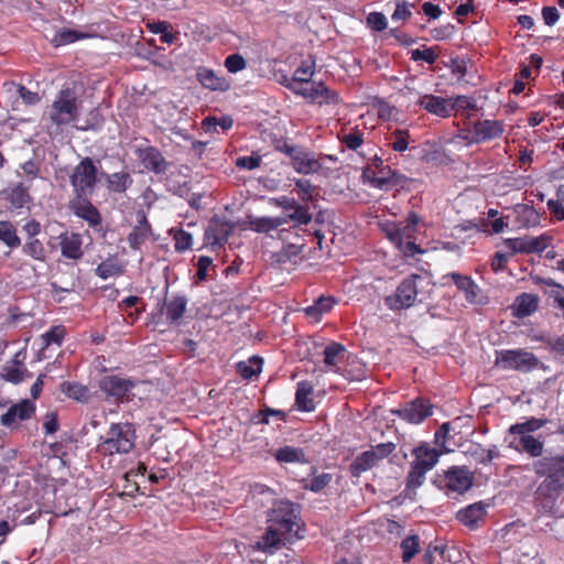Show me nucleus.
<instances>
[{
    "label": "nucleus",
    "instance_id": "35",
    "mask_svg": "<svg viewBox=\"0 0 564 564\" xmlns=\"http://www.w3.org/2000/svg\"><path fill=\"white\" fill-rule=\"evenodd\" d=\"M273 457L280 464H306V455L303 448L285 445L273 453Z\"/></svg>",
    "mask_w": 564,
    "mask_h": 564
},
{
    "label": "nucleus",
    "instance_id": "52",
    "mask_svg": "<svg viewBox=\"0 0 564 564\" xmlns=\"http://www.w3.org/2000/svg\"><path fill=\"white\" fill-rule=\"evenodd\" d=\"M446 547L440 545L430 544L423 555V562L425 564H442L445 558Z\"/></svg>",
    "mask_w": 564,
    "mask_h": 564
},
{
    "label": "nucleus",
    "instance_id": "61",
    "mask_svg": "<svg viewBox=\"0 0 564 564\" xmlns=\"http://www.w3.org/2000/svg\"><path fill=\"white\" fill-rule=\"evenodd\" d=\"M512 256L509 252L497 251L491 259V269L495 272L502 271L506 269L509 259Z\"/></svg>",
    "mask_w": 564,
    "mask_h": 564
},
{
    "label": "nucleus",
    "instance_id": "24",
    "mask_svg": "<svg viewBox=\"0 0 564 564\" xmlns=\"http://www.w3.org/2000/svg\"><path fill=\"white\" fill-rule=\"evenodd\" d=\"M457 289L465 294V299L470 304L479 303V294L481 292L477 283L468 275H463L456 272L448 274Z\"/></svg>",
    "mask_w": 564,
    "mask_h": 564
},
{
    "label": "nucleus",
    "instance_id": "10",
    "mask_svg": "<svg viewBox=\"0 0 564 564\" xmlns=\"http://www.w3.org/2000/svg\"><path fill=\"white\" fill-rule=\"evenodd\" d=\"M496 364L506 370L529 372L538 368L540 361L533 352L525 349H506L498 354Z\"/></svg>",
    "mask_w": 564,
    "mask_h": 564
},
{
    "label": "nucleus",
    "instance_id": "37",
    "mask_svg": "<svg viewBox=\"0 0 564 564\" xmlns=\"http://www.w3.org/2000/svg\"><path fill=\"white\" fill-rule=\"evenodd\" d=\"M290 160L294 170L302 174L315 173L322 167L321 163L315 158L301 151H297Z\"/></svg>",
    "mask_w": 564,
    "mask_h": 564
},
{
    "label": "nucleus",
    "instance_id": "7",
    "mask_svg": "<svg viewBox=\"0 0 564 564\" xmlns=\"http://www.w3.org/2000/svg\"><path fill=\"white\" fill-rule=\"evenodd\" d=\"M313 214H284V216H263L254 217L251 214L247 215L249 229L259 232L268 234L271 230H275L285 224H292V228L295 229L294 234L299 235L297 230H301L303 225H308L312 220Z\"/></svg>",
    "mask_w": 564,
    "mask_h": 564
},
{
    "label": "nucleus",
    "instance_id": "43",
    "mask_svg": "<svg viewBox=\"0 0 564 564\" xmlns=\"http://www.w3.org/2000/svg\"><path fill=\"white\" fill-rule=\"evenodd\" d=\"M346 348L343 344L337 341L329 343L323 351L324 362L328 367H334L339 364L345 356Z\"/></svg>",
    "mask_w": 564,
    "mask_h": 564
},
{
    "label": "nucleus",
    "instance_id": "31",
    "mask_svg": "<svg viewBox=\"0 0 564 564\" xmlns=\"http://www.w3.org/2000/svg\"><path fill=\"white\" fill-rule=\"evenodd\" d=\"M313 393L314 387L310 381L303 380L297 382L295 392V404L300 411L312 412L315 410Z\"/></svg>",
    "mask_w": 564,
    "mask_h": 564
},
{
    "label": "nucleus",
    "instance_id": "40",
    "mask_svg": "<svg viewBox=\"0 0 564 564\" xmlns=\"http://www.w3.org/2000/svg\"><path fill=\"white\" fill-rule=\"evenodd\" d=\"M364 176L371 177V182L380 187H388L390 185H395L398 183V175L394 171H392L389 166H382L376 173L370 170H366L364 172Z\"/></svg>",
    "mask_w": 564,
    "mask_h": 564
},
{
    "label": "nucleus",
    "instance_id": "42",
    "mask_svg": "<svg viewBox=\"0 0 564 564\" xmlns=\"http://www.w3.org/2000/svg\"><path fill=\"white\" fill-rule=\"evenodd\" d=\"M123 265L115 258L110 257L104 260L95 270V273L100 279H108L113 276H120L123 274Z\"/></svg>",
    "mask_w": 564,
    "mask_h": 564
},
{
    "label": "nucleus",
    "instance_id": "23",
    "mask_svg": "<svg viewBox=\"0 0 564 564\" xmlns=\"http://www.w3.org/2000/svg\"><path fill=\"white\" fill-rule=\"evenodd\" d=\"M152 236L151 224L148 221L145 214H141L140 219L128 235L127 241L132 250L138 251Z\"/></svg>",
    "mask_w": 564,
    "mask_h": 564
},
{
    "label": "nucleus",
    "instance_id": "45",
    "mask_svg": "<svg viewBox=\"0 0 564 564\" xmlns=\"http://www.w3.org/2000/svg\"><path fill=\"white\" fill-rule=\"evenodd\" d=\"M66 336V328L64 325L52 326L47 332L41 335L42 347L47 348L52 345L62 346Z\"/></svg>",
    "mask_w": 564,
    "mask_h": 564
},
{
    "label": "nucleus",
    "instance_id": "12",
    "mask_svg": "<svg viewBox=\"0 0 564 564\" xmlns=\"http://www.w3.org/2000/svg\"><path fill=\"white\" fill-rule=\"evenodd\" d=\"M135 386L137 381L117 375L105 376L98 382V387L106 398L116 402L130 401L131 391Z\"/></svg>",
    "mask_w": 564,
    "mask_h": 564
},
{
    "label": "nucleus",
    "instance_id": "38",
    "mask_svg": "<svg viewBox=\"0 0 564 564\" xmlns=\"http://www.w3.org/2000/svg\"><path fill=\"white\" fill-rule=\"evenodd\" d=\"M263 359L259 356H252L246 361H239L236 365V371L243 380L258 378L262 371Z\"/></svg>",
    "mask_w": 564,
    "mask_h": 564
},
{
    "label": "nucleus",
    "instance_id": "46",
    "mask_svg": "<svg viewBox=\"0 0 564 564\" xmlns=\"http://www.w3.org/2000/svg\"><path fill=\"white\" fill-rule=\"evenodd\" d=\"M295 188L303 200H306V199L312 200L311 206L299 207V208H296L295 212H307V209H310V208H314V209L318 208L319 209L318 212H323L322 207L319 205H317L316 203H314V197H313L314 188L312 187V185L308 181H306V180L296 181Z\"/></svg>",
    "mask_w": 564,
    "mask_h": 564
},
{
    "label": "nucleus",
    "instance_id": "5",
    "mask_svg": "<svg viewBox=\"0 0 564 564\" xmlns=\"http://www.w3.org/2000/svg\"><path fill=\"white\" fill-rule=\"evenodd\" d=\"M135 431L129 423H111L107 437L97 445L102 455L127 454L134 447Z\"/></svg>",
    "mask_w": 564,
    "mask_h": 564
},
{
    "label": "nucleus",
    "instance_id": "21",
    "mask_svg": "<svg viewBox=\"0 0 564 564\" xmlns=\"http://www.w3.org/2000/svg\"><path fill=\"white\" fill-rule=\"evenodd\" d=\"M411 454L413 456V460L410 464L432 470L438 463L443 451L432 447L426 442H421L411 451Z\"/></svg>",
    "mask_w": 564,
    "mask_h": 564
},
{
    "label": "nucleus",
    "instance_id": "53",
    "mask_svg": "<svg viewBox=\"0 0 564 564\" xmlns=\"http://www.w3.org/2000/svg\"><path fill=\"white\" fill-rule=\"evenodd\" d=\"M9 199L15 208H29L30 195L28 189L21 185L11 191Z\"/></svg>",
    "mask_w": 564,
    "mask_h": 564
},
{
    "label": "nucleus",
    "instance_id": "2",
    "mask_svg": "<svg viewBox=\"0 0 564 564\" xmlns=\"http://www.w3.org/2000/svg\"><path fill=\"white\" fill-rule=\"evenodd\" d=\"M487 214L486 217H477L466 220L460 225L462 230H475L487 236L498 235L505 231H512L523 227H534L540 224L541 214Z\"/></svg>",
    "mask_w": 564,
    "mask_h": 564
},
{
    "label": "nucleus",
    "instance_id": "58",
    "mask_svg": "<svg viewBox=\"0 0 564 564\" xmlns=\"http://www.w3.org/2000/svg\"><path fill=\"white\" fill-rule=\"evenodd\" d=\"M269 416H276L281 421H285L286 414L282 410H275L271 408H265L263 410H260L256 414L257 423L259 424H268L269 423Z\"/></svg>",
    "mask_w": 564,
    "mask_h": 564
},
{
    "label": "nucleus",
    "instance_id": "3",
    "mask_svg": "<svg viewBox=\"0 0 564 564\" xmlns=\"http://www.w3.org/2000/svg\"><path fill=\"white\" fill-rule=\"evenodd\" d=\"M100 171L90 158L83 159L74 169L70 175V184L76 197L79 200L77 212H98L91 204L90 196L98 182Z\"/></svg>",
    "mask_w": 564,
    "mask_h": 564
},
{
    "label": "nucleus",
    "instance_id": "1",
    "mask_svg": "<svg viewBox=\"0 0 564 564\" xmlns=\"http://www.w3.org/2000/svg\"><path fill=\"white\" fill-rule=\"evenodd\" d=\"M531 469L536 476L544 477L535 490V500L543 508H552L564 492V453L533 460Z\"/></svg>",
    "mask_w": 564,
    "mask_h": 564
},
{
    "label": "nucleus",
    "instance_id": "59",
    "mask_svg": "<svg viewBox=\"0 0 564 564\" xmlns=\"http://www.w3.org/2000/svg\"><path fill=\"white\" fill-rule=\"evenodd\" d=\"M225 66L228 72L237 73L246 68L247 62L240 54H231L225 59Z\"/></svg>",
    "mask_w": 564,
    "mask_h": 564
},
{
    "label": "nucleus",
    "instance_id": "8",
    "mask_svg": "<svg viewBox=\"0 0 564 564\" xmlns=\"http://www.w3.org/2000/svg\"><path fill=\"white\" fill-rule=\"evenodd\" d=\"M395 447L393 442H387L371 446L370 449L360 453L349 465L350 476L358 478L361 474L378 466L382 459L389 457L395 451Z\"/></svg>",
    "mask_w": 564,
    "mask_h": 564
},
{
    "label": "nucleus",
    "instance_id": "60",
    "mask_svg": "<svg viewBox=\"0 0 564 564\" xmlns=\"http://www.w3.org/2000/svg\"><path fill=\"white\" fill-rule=\"evenodd\" d=\"M368 25L375 31H383L387 28V19L380 12H371L367 17Z\"/></svg>",
    "mask_w": 564,
    "mask_h": 564
},
{
    "label": "nucleus",
    "instance_id": "16",
    "mask_svg": "<svg viewBox=\"0 0 564 564\" xmlns=\"http://www.w3.org/2000/svg\"><path fill=\"white\" fill-rule=\"evenodd\" d=\"M234 230V224L226 220L224 215L215 214L205 231V245L224 247Z\"/></svg>",
    "mask_w": 564,
    "mask_h": 564
},
{
    "label": "nucleus",
    "instance_id": "6",
    "mask_svg": "<svg viewBox=\"0 0 564 564\" xmlns=\"http://www.w3.org/2000/svg\"><path fill=\"white\" fill-rule=\"evenodd\" d=\"M424 282H426V279L416 273L404 278L397 286L395 292L384 297L386 306L391 311L412 307Z\"/></svg>",
    "mask_w": 564,
    "mask_h": 564
},
{
    "label": "nucleus",
    "instance_id": "33",
    "mask_svg": "<svg viewBox=\"0 0 564 564\" xmlns=\"http://www.w3.org/2000/svg\"><path fill=\"white\" fill-rule=\"evenodd\" d=\"M486 508L481 503H473L457 512V520L464 525L474 529L486 516Z\"/></svg>",
    "mask_w": 564,
    "mask_h": 564
},
{
    "label": "nucleus",
    "instance_id": "20",
    "mask_svg": "<svg viewBox=\"0 0 564 564\" xmlns=\"http://www.w3.org/2000/svg\"><path fill=\"white\" fill-rule=\"evenodd\" d=\"M509 446L512 449L517 451L518 453H524L528 454L530 457L536 458L535 460H539L547 455L557 454L547 452L545 455H543L544 443L541 440L534 437L533 435L514 436L513 441L510 442Z\"/></svg>",
    "mask_w": 564,
    "mask_h": 564
},
{
    "label": "nucleus",
    "instance_id": "44",
    "mask_svg": "<svg viewBox=\"0 0 564 564\" xmlns=\"http://www.w3.org/2000/svg\"><path fill=\"white\" fill-rule=\"evenodd\" d=\"M468 454L476 463L482 465L491 463V460L499 455L496 451V446L492 448H485L478 443L470 445Z\"/></svg>",
    "mask_w": 564,
    "mask_h": 564
},
{
    "label": "nucleus",
    "instance_id": "63",
    "mask_svg": "<svg viewBox=\"0 0 564 564\" xmlns=\"http://www.w3.org/2000/svg\"><path fill=\"white\" fill-rule=\"evenodd\" d=\"M58 415L56 412H48L44 416L43 429L46 434H54L58 430Z\"/></svg>",
    "mask_w": 564,
    "mask_h": 564
},
{
    "label": "nucleus",
    "instance_id": "51",
    "mask_svg": "<svg viewBox=\"0 0 564 564\" xmlns=\"http://www.w3.org/2000/svg\"><path fill=\"white\" fill-rule=\"evenodd\" d=\"M170 234L173 236L174 248L177 252H184L192 248L193 238L191 234L177 228H171Z\"/></svg>",
    "mask_w": 564,
    "mask_h": 564
},
{
    "label": "nucleus",
    "instance_id": "17",
    "mask_svg": "<svg viewBox=\"0 0 564 564\" xmlns=\"http://www.w3.org/2000/svg\"><path fill=\"white\" fill-rule=\"evenodd\" d=\"M444 481L448 490L463 494L473 486L474 475L465 466H452L444 471Z\"/></svg>",
    "mask_w": 564,
    "mask_h": 564
},
{
    "label": "nucleus",
    "instance_id": "41",
    "mask_svg": "<svg viewBox=\"0 0 564 564\" xmlns=\"http://www.w3.org/2000/svg\"><path fill=\"white\" fill-rule=\"evenodd\" d=\"M61 391L67 398L76 400L82 403H87L91 397L88 387L73 381H64L61 384Z\"/></svg>",
    "mask_w": 564,
    "mask_h": 564
},
{
    "label": "nucleus",
    "instance_id": "49",
    "mask_svg": "<svg viewBox=\"0 0 564 564\" xmlns=\"http://www.w3.org/2000/svg\"><path fill=\"white\" fill-rule=\"evenodd\" d=\"M304 245L289 243L275 254L276 262L280 264H285L288 261H294V263H296V258H300L301 260L303 259V257H301Z\"/></svg>",
    "mask_w": 564,
    "mask_h": 564
},
{
    "label": "nucleus",
    "instance_id": "50",
    "mask_svg": "<svg viewBox=\"0 0 564 564\" xmlns=\"http://www.w3.org/2000/svg\"><path fill=\"white\" fill-rule=\"evenodd\" d=\"M22 251L36 261L44 262L46 260L45 248L36 238L28 239L22 247Z\"/></svg>",
    "mask_w": 564,
    "mask_h": 564
},
{
    "label": "nucleus",
    "instance_id": "47",
    "mask_svg": "<svg viewBox=\"0 0 564 564\" xmlns=\"http://www.w3.org/2000/svg\"><path fill=\"white\" fill-rule=\"evenodd\" d=\"M402 561L409 563L420 551V538L416 534L406 536L401 541Z\"/></svg>",
    "mask_w": 564,
    "mask_h": 564
},
{
    "label": "nucleus",
    "instance_id": "9",
    "mask_svg": "<svg viewBox=\"0 0 564 564\" xmlns=\"http://www.w3.org/2000/svg\"><path fill=\"white\" fill-rule=\"evenodd\" d=\"M79 106L75 93L69 89H62L52 105L50 118L57 124H67L78 116Z\"/></svg>",
    "mask_w": 564,
    "mask_h": 564
},
{
    "label": "nucleus",
    "instance_id": "22",
    "mask_svg": "<svg viewBox=\"0 0 564 564\" xmlns=\"http://www.w3.org/2000/svg\"><path fill=\"white\" fill-rule=\"evenodd\" d=\"M286 543V540L268 524L265 532L252 545V550L273 555Z\"/></svg>",
    "mask_w": 564,
    "mask_h": 564
},
{
    "label": "nucleus",
    "instance_id": "62",
    "mask_svg": "<svg viewBox=\"0 0 564 564\" xmlns=\"http://www.w3.org/2000/svg\"><path fill=\"white\" fill-rule=\"evenodd\" d=\"M313 73L311 70L310 66L306 67H299L294 72L293 78H291V82H288V84L296 83V86H300L302 84H308V80H311Z\"/></svg>",
    "mask_w": 564,
    "mask_h": 564
},
{
    "label": "nucleus",
    "instance_id": "11",
    "mask_svg": "<svg viewBox=\"0 0 564 564\" xmlns=\"http://www.w3.org/2000/svg\"><path fill=\"white\" fill-rule=\"evenodd\" d=\"M381 230L386 234L387 238L392 241L399 249L403 246L404 239H415V234L419 227V218L416 214H409L406 220H379L378 223Z\"/></svg>",
    "mask_w": 564,
    "mask_h": 564
},
{
    "label": "nucleus",
    "instance_id": "36",
    "mask_svg": "<svg viewBox=\"0 0 564 564\" xmlns=\"http://www.w3.org/2000/svg\"><path fill=\"white\" fill-rule=\"evenodd\" d=\"M22 352L19 351L14 355L11 361H8L1 368V377L11 383H20L24 379L25 368H21L22 360L20 359Z\"/></svg>",
    "mask_w": 564,
    "mask_h": 564
},
{
    "label": "nucleus",
    "instance_id": "55",
    "mask_svg": "<svg viewBox=\"0 0 564 564\" xmlns=\"http://www.w3.org/2000/svg\"><path fill=\"white\" fill-rule=\"evenodd\" d=\"M82 37H84V34H80L73 30L63 29V30L56 32L52 42L55 46H61V45H66V44L73 43Z\"/></svg>",
    "mask_w": 564,
    "mask_h": 564
},
{
    "label": "nucleus",
    "instance_id": "14",
    "mask_svg": "<svg viewBox=\"0 0 564 564\" xmlns=\"http://www.w3.org/2000/svg\"><path fill=\"white\" fill-rule=\"evenodd\" d=\"M391 414L410 424H420L433 414V405L429 399L415 398L399 409L391 410Z\"/></svg>",
    "mask_w": 564,
    "mask_h": 564
},
{
    "label": "nucleus",
    "instance_id": "25",
    "mask_svg": "<svg viewBox=\"0 0 564 564\" xmlns=\"http://www.w3.org/2000/svg\"><path fill=\"white\" fill-rule=\"evenodd\" d=\"M539 306V296L532 293H521L511 305L512 315L524 318L532 315Z\"/></svg>",
    "mask_w": 564,
    "mask_h": 564
},
{
    "label": "nucleus",
    "instance_id": "4",
    "mask_svg": "<svg viewBox=\"0 0 564 564\" xmlns=\"http://www.w3.org/2000/svg\"><path fill=\"white\" fill-rule=\"evenodd\" d=\"M300 521L301 518L296 505L290 501L275 503L268 513V524L289 543H294L304 538V530Z\"/></svg>",
    "mask_w": 564,
    "mask_h": 564
},
{
    "label": "nucleus",
    "instance_id": "18",
    "mask_svg": "<svg viewBox=\"0 0 564 564\" xmlns=\"http://www.w3.org/2000/svg\"><path fill=\"white\" fill-rule=\"evenodd\" d=\"M187 297L183 294H172L165 296L163 302L158 305L160 314H165L170 324L180 325L186 312Z\"/></svg>",
    "mask_w": 564,
    "mask_h": 564
},
{
    "label": "nucleus",
    "instance_id": "34",
    "mask_svg": "<svg viewBox=\"0 0 564 564\" xmlns=\"http://www.w3.org/2000/svg\"><path fill=\"white\" fill-rule=\"evenodd\" d=\"M429 471V469L410 464V468L405 477V497L412 498L416 495V490L424 484Z\"/></svg>",
    "mask_w": 564,
    "mask_h": 564
},
{
    "label": "nucleus",
    "instance_id": "54",
    "mask_svg": "<svg viewBox=\"0 0 564 564\" xmlns=\"http://www.w3.org/2000/svg\"><path fill=\"white\" fill-rule=\"evenodd\" d=\"M332 474L323 473L321 475L314 476L308 484L304 485V488L317 494L325 489L332 482Z\"/></svg>",
    "mask_w": 564,
    "mask_h": 564
},
{
    "label": "nucleus",
    "instance_id": "56",
    "mask_svg": "<svg viewBox=\"0 0 564 564\" xmlns=\"http://www.w3.org/2000/svg\"><path fill=\"white\" fill-rule=\"evenodd\" d=\"M437 47H427L423 51L416 48L411 51V59L413 61H424L429 64L435 63L437 58Z\"/></svg>",
    "mask_w": 564,
    "mask_h": 564
},
{
    "label": "nucleus",
    "instance_id": "19",
    "mask_svg": "<svg viewBox=\"0 0 564 564\" xmlns=\"http://www.w3.org/2000/svg\"><path fill=\"white\" fill-rule=\"evenodd\" d=\"M35 413V405L32 401L25 399L11 405L0 417L3 426L13 429L18 422L31 419Z\"/></svg>",
    "mask_w": 564,
    "mask_h": 564
},
{
    "label": "nucleus",
    "instance_id": "32",
    "mask_svg": "<svg viewBox=\"0 0 564 564\" xmlns=\"http://www.w3.org/2000/svg\"><path fill=\"white\" fill-rule=\"evenodd\" d=\"M196 77L205 88L210 90L226 91L230 87L226 78L217 76L214 70L206 67L198 68Z\"/></svg>",
    "mask_w": 564,
    "mask_h": 564
},
{
    "label": "nucleus",
    "instance_id": "15",
    "mask_svg": "<svg viewBox=\"0 0 564 564\" xmlns=\"http://www.w3.org/2000/svg\"><path fill=\"white\" fill-rule=\"evenodd\" d=\"M550 237L541 235L539 237H519L505 239L502 245L509 250L511 256L516 253H535L544 251L550 243Z\"/></svg>",
    "mask_w": 564,
    "mask_h": 564
},
{
    "label": "nucleus",
    "instance_id": "57",
    "mask_svg": "<svg viewBox=\"0 0 564 564\" xmlns=\"http://www.w3.org/2000/svg\"><path fill=\"white\" fill-rule=\"evenodd\" d=\"M234 124V120L230 117H221L220 119L216 118H206L203 121V126L207 131L216 130V127L219 126L224 131L229 130Z\"/></svg>",
    "mask_w": 564,
    "mask_h": 564
},
{
    "label": "nucleus",
    "instance_id": "13",
    "mask_svg": "<svg viewBox=\"0 0 564 564\" xmlns=\"http://www.w3.org/2000/svg\"><path fill=\"white\" fill-rule=\"evenodd\" d=\"M285 87L314 104H337L339 101L337 93L329 90L322 82L308 80L307 85L300 86H296V83H291L285 84Z\"/></svg>",
    "mask_w": 564,
    "mask_h": 564
},
{
    "label": "nucleus",
    "instance_id": "26",
    "mask_svg": "<svg viewBox=\"0 0 564 564\" xmlns=\"http://www.w3.org/2000/svg\"><path fill=\"white\" fill-rule=\"evenodd\" d=\"M83 239L78 234H68L65 232L59 236V247L62 256L72 259L78 260L83 257L82 250Z\"/></svg>",
    "mask_w": 564,
    "mask_h": 564
},
{
    "label": "nucleus",
    "instance_id": "64",
    "mask_svg": "<svg viewBox=\"0 0 564 564\" xmlns=\"http://www.w3.org/2000/svg\"><path fill=\"white\" fill-rule=\"evenodd\" d=\"M261 156L251 155V156H241L236 161V165L241 169L253 170L260 165Z\"/></svg>",
    "mask_w": 564,
    "mask_h": 564
},
{
    "label": "nucleus",
    "instance_id": "28",
    "mask_svg": "<svg viewBox=\"0 0 564 564\" xmlns=\"http://www.w3.org/2000/svg\"><path fill=\"white\" fill-rule=\"evenodd\" d=\"M452 98L444 99L433 95H424L420 98L419 105L431 113L440 117H448L452 111Z\"/></svg>",
    "mask_w": 564,
    "mask_h": 564
},
{
    "label": "nucleus",
    "instance_id": "48",
    "mask_svg": "<svg viewBox=\"0 0 564 564\" xmlns=\"http://www.w3.org/2000/svg\"><path fill=\"white\" fill-rule=\"evenodd\" d=\"M0 240L11 249L21 245L17 230L10 221H0Z\"/></svg>",
    "mask_w": 564,
    "mask_h": 564
},
{
    "label": "nucleus",
    "instance_id": "29",
    "mask_svg": "<svg viewBox=\"0 0 564 564\" xmlns=\"http://www.w3.org/2000/svg\"><path fill=\"white\" fill-rule=\"evenodd\" d=\"M140 159L143 165L155 174H162L167 170L169 164L156 148H145L140 152Z\"/></svg>",
    "mask_w": 564,
    "mask_h": 564
},
{
    "label": "nucleus",
    "instance_id": "27",
    "mask_svg": "<svg viewBox=\"0 0 564 564\" xmlns=\"http://www.w3.org/2000/svg\"><path fill=\"white\" fill-rule=\"evenodd\" d=\"M99 177L106 181L107 188L111 193H124L133 183L131 175L126 171L111 174L100 171Z\"/></svg>",
    "mask_w": 564,
    "mask_h": 564
},
{
    "label": "nucleus",
    "instance_id": "30",
    "mask_svg": "<svg viewBox=\"0 0 564 564\" xmlns=\"http://www.w3.org/2000/svg\"><path fill=\"white\" fill-rule=\"evenodd\" d=\"M502 124L499 121L482 120L474 124V142L498 138L502 134Z\"/></svg>",
    "mask_w": 564,
    "mask_h": 564
},
{
    "label": "nucleus",
    "instance_id": "39",
    "mask_svg": "<svg viewBox=\"0 0 564 564\" xmlns=\"http://www.w3.org/2000/svg\"><path fill=\"white\" fill-rule=\"evenodd\" d=\"M546 423L547 419L545 417L531 416L524 422L512 424L509 427V433L514 436L531 435V433H534L545 426Z\"/></svg>",
    "mask_w": 564,
    "mask_h": 564
}]
</instances>
